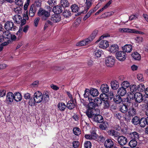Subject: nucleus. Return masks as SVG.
I'll use <instances>...</instances> for the list:
<instances>
[{
	"label": "nucleus",
	"instance_id": "nucleus-1",
	"mask_svg": "<svg viewBox=\"0 0 148 148\" xmlns=\"http://www.w3.org/2000/svg\"><path fill=\"white\" fill-rule=\"evenodd\" d=\"M5 29L7 31H14L17 28L16 26L14 25L12 22L8 21L4 25Z\"/></svg>",
	"mask_w": 148,
	"mask_h": 148
},
{
	"label": "nucleus",
	"instance_id": "nucleus-2",
	"mask_svg": "<svg viewBox=\"0 0 148 148\" xmlns=\"http://www.w3.org/2000/svg\"><path fill=\"white\" fill-rule=\"evenodd\" d=\"M38 14L39 16L42 17L43 20H46L50 16V12L46 10L40 8L38 10Z\"/></svg>",
	"mask_w": 148,
	"mask_h": 148
},
{
	"label": "nucleus",
	"instance_id": "nucleus-3",
	"mask_svg": "<svg viewBox=\"0 0 148 148\" xmlns=\"http://www.w3.org/2000/svg\"><path fill=\"white\" fill-rule=\"evenodd\" d=\"M34 101L37 103H39L42 101V94L39 91H37L34 95Z\"/></svg>",
	"mask_w": 148,
	"mask_h": 148
},
{
	"label": "nucleus",
	"instance_id": "nucleus-4",
	"mask_svg": "<svg viewBox=\"0 0 148 148\" xmlns=\"http://www.w3.org/2000/svg\"><path fill=\"white\" fill-rule=\"evenodd\" d=\"M106 65L108 67L113 66L115 62V58L112 56H109L106 58L105 61Z\"/></svg>",
	"mask_w": 148,
	"mask_h": 148
},
{
	"label": "nucleus",
	"instance_id": "nucleus-5",
	"mask_svg": "<svg viewBox=\"0 0 148 148\" xmlns=\"http://www.w3.org/2000/svg\"><path fill=\"white\" fill-rule=\"evenodd\" d=\"M116 58L119 60L123 61L125 60L126 58V54L123 51L117 52L116 55Z\"/></svg>",
	"mask_w": 148,
	"mask_h": 148
},
{
	"label": "nucleus",
	"instance_id": "nucleus-6",
	"mask_svg": "<svg viewBox=\"0 0 148 148\" xmlns=\"http://www.w3.org/2000/svg\"><path fill=\"white\" fill-rule=\"evenodd\" d=\"M117 140L119 144L121 146L125 145L127 142V138L123 136H119Z\"/></svg>",
	"mask_w": 148,
	"mask_h": 148
},
{
	"label": "nucleus",
	"instance_id": "nucleus-7",
	"mask_svg": "<svg viewBox=\"0 0 148 148\" xmlns=\"http://www.w3.org/2000/svg\"><path fill=\"white\" fill-rule=\"evenodd\" d=\"M14 98V95L11 92H9L6 95V101L7 103L10 104L13 101Z\"/></svg>",
	"mask_w": 148,
	"mask_h": 148
},
{
	"label": "nucleus",
	"instance_id": "nucleus-8",
	"mask_svg": "<svg viewBox=\"0 0 148 148\" xmlns=\"http://www.w3.org/2000/svg\"><path fill=\"white\" fill-rule=\"evenodd\" d=\"M103 96V95L101 94L100 95V98H98L97 100L98 101H99V100L100 101V102L99 103H98V104H101L102 102L101 101V100H102L103 101V107L104 108L106 109L108 108H109L110 105L108 101L107 100L106 101L103 100V98L102 97Z\"/></svg>",
	"mask_w": 148,
	"mask_h": 148
},
{
	"label": "nucleus",
	"instance_id": "nucleus-9",
	"mask_svg": "<svg viewBox=\"0 0 148 148\" xmlns=\"http://www.w3.org/2000/svg\"><path fill=\"white\" fill-rule=\"evenodd\" d=\"M134 99L136 101L140 103L143 100V97L142 94L140 92H137L134 95Z\"/></svg>",
	"mask_w": 148,
	"mask_h": 148
},
{
	"label": "nucleus",
	"instance_id": "nucleus-10",
	"mask_svg": "<svg viewBox=\"0 0 148 148\" xmlns=\"http://www.w3.org/2000/svg\"><path fill=\"white\" fill-rule=\"evenodd\" d=\"M129 137L132 139L137 140L139 139V134L136 132H134L129 134Z\"/></svg>",
	"mask_w": 148,
	"mask_h": 148
},
{
	"label": "nucleus",
	"instance_id": "nucleus-11",
	"mask_svg": "<svg viewBox=\"0 0 148 148\" xmlns=\"http://www.w3.org/2000/svg\"><path fill=\"white\" fill-rule=\"evenodd\" d=\"M90 42V40L87 38L77 43L76 45L79 46H83L88 45Z\"/></svg>",
	"mask_w": 148,
	"mask_h": 148
},
{
	"label": "nucleus",
	"instance_id": "nucleus-12",
	"mask_svg": "<svg viewBox=\"0 0 148 148\" xmlns=\"http://www.w3.org/2000/svg\"><path fill=\"white\" fill-rule=\"evenodd\" d=\"M109 45V42L107 41L102 40L99 42V46L100 48L105 49L108 47Z\"/></svg>",
	"mask_w": 148,
	"mask_h": 148
},
{
	"label": "nucleus",
	"instance_id": "nucleus-13",
	"mask_svg": "<svg viewBox=\"0 0 148 148\" xmlns=\"http://www.w3.org/2000/svg\"><path fill=\"white\" fill-rule=\"evenodd\" d=\"M101 92L104 94L108 93L109 90V87L106 84H102L100 87Z\"/></svg>",
	"mask_w": 148,
	"mask_h": 148
},
{
	"label": "nucleus",
	"instance_id": "nucleus-14",
	"mask_svg": "<svg viewBox=\"0 0 148 148\" xmlns=\"http://www.w3.org/2000/svg\"><path fill=\"white\" fill-rule=\"evenodd\" d=\"M123 52L130 53L132 50V46L130 44L126 45L122 47Z\"/></svg>",
	"mask_w": 148,
	"mask_h": 148
},
{
	"label": "nucleus",
	"instance_id": "nucleus-15",
	"mask_svg": "<svg viewBox=\"0 0 148 148\" xmlns=\"http://www.w3.org/2000/svg\"><path fill=\"white\" fill-rule=\"evenodd\" d=\"M89 103L88 105V109L92 110L95 106V104L94 103V99L90 97H89L88 100Z\"/></svg>",
	"mask_w": 148,
	"mask_h": 148
},
{
	"label": "nucleus",
	"instance_id": "nucleus-16",
	"mask_svg": "<svg viewBox=\"0 0 148 148\" xmlns=\"http://www.w3.org/2000/svg\"><path fill=\"white\" fill-rule=\"evenodd\" d=\"M96 113H96L95 112H93L92 110L90 109H88L86 112V114L89 119H92L94 116L95 114Z\"/></svg>",
	"mask_w": 148,
	"mask_h": 148
},
{
	"label": "nucleus",
	"instance_id": "nucleus-17",
	"mask_svg": "<svg viewBox=\"0 0 148 148\" xmlns=\"http://www.w3.org/2000/svg\"><path fill=\"white\" fill-rule=\"evenodd\" d=\"M53 11L55 14H59L62 12V8L60 5H56L53 8Z\"/></svg>",
	"mask_w": 148,
	"mask_h": 148
},
{
	"label": "nucleus",
	"instance_id": "nucleus-18",
	"mask_svg": "<svg viewBox=\"0 0 148 148\" xmlns=\"http://www.w3.org/2000/svg\"><path fill=\"white\" fill-rule=\"evenodd\" d=\"M76 103L73 100L69 101L66 104L67 108L70 110L73 109L76 106Z\"/></svg>",
	"mask_w": 148,
	"mask_h": 148
},
{
	"label": "nucleus",
	"instance_id": "nucleus-19",
	"mask_svg": "<svg viewBox=\"0 0 148 148\" xmlns=\"http://www.w3.org/2000/svg\"><path fill=\"white\" fill-rule=\"evenodd\" d=\"M41 5V1L40 0H37L31 5V6L37 10L38 8H40Z\"/></svg>",
	"mask_w": 148,
	"mask_h": 148
},
{
	"label": "nucleus",
	"instance_id": "nucleus-20",
	"mask_svg": "<svg viewBox=\"0 0 148 148\" xmlns=\"http://www.w3.org/2000/svg\"><path fill=\"white\" fill-rule=\"evenodd\" d=\"M127 91L126 88L121 87L118 90L117 93L119 95L121 96H123L126 93Z\"/></svg>",
	"mask_w": 148,
	"mask_h": 148
},
{
	"label": "nucleus",
	"instance_id": "nucleus-21",
	"mask_svg": "<svg viewBox=\"0 0 148 148\" xmlns=\"http://www.w3.org/2000/svg\"><path fill=\"white\" fill-rule=\"evenodd\" d=\"M61 16L60 15L56 14L51 18V20L54 23H57L60 21Z\"/></svg>",
	"mask_w": 148,
	"mask_h": 148
},
{
	"label": "nucleus",
	"instance_id": "nucleus-22",
	"mask_svg": "<svg viewBox=\"0 0 148 148\" xmlns=\"http://www.w3.org/2000/svg\"><path fill=\"white\" fill-rule=\"evenodd\" d=\"M110 51L112 53H114L119 50L118 46L116 44L111 45L109 48Z\"/></svg>",
	"mask_w": 148,
	"mask_h": 148
},
{
	"label": "nucleus",
	"instance_id": "nucleus-23",
	"mask_svg": "<svg viewBox=\"0 0 148 148\" xmlns=\"http://www.w3.org/2000/svg\"><path fill=\"white\" fill-rule=\"evenodd\" d=\"M113 142L111 139H107L105 141L104 145L107 148H111L113 147Z\"/></svg>",
	"mask_w": 148,
	"mask_h": 148
},
{
	"label": "nucleus",
	"instance_id": "nucleus-24",
	"mask_svg": "<svg viewBox=\"0 0 148 148\" xmlns=\"http://www.w3.org/2000/svg\"><path fill=\"white\" fill-rule=\"evenodd\" d=\"M119 110L123 113L127 112L128 110V108L127 105L125 104H122L119 106Z\"/></svg>",
	"mask_w": 148,
	"mask_h": 148
},
{
	"label": "nucleus",
	"instance_id": "nucleus-25",
	"mask_svg": "<svg viewBox=\"0 0 148 148\" xmlns=\"http://www.w3.org/2000/svg\"><path fill=\"white\" fill-rule=\"evenodd\" d=\"M93 119L95 122L98 123L102 122L103 120V117L101 115L98 114L94 116Z\"/></svg>",
	"mask_w": 148,
	"mask_h": 148
},
{
	"label": "nucleus",
	"instance_id": "nucleus-26",
	"mask_svg": "<svg viewBox=\"0 0 148 148\" xmlns=\"http://www.w3.org/2000/svg\"><path fill=\"white\" fill-rule=\"evenodd\" d=\"M14 99L16 102L21 101L22 99V96L18 92L15 93L14 94Z\"/></svg>",
	"mask_w": 148,
	"mask_h": 148
},
{
	"label": "nucleus",
	"instance_id": "nucleus-27",
	"mask_svg": "<svg viewBox=\"0 0 148 148\" xmlns=\"http://www.w3.org/2000/svg\"><path fill=\"white\" fill-rule=\"evenodd\" d=\"M13 19L15 22L17 24H19L21 22L22 17L20 15L18 14L15 15L13 17Z\"/></svg>",
	"mask_w": 148,
	"mask_h": 148
},
{
	"label": "nucleus",
	"instance_id": "nucleus-28",
	"mask_svg": "<svg viewBox=\"0 0 148 148\" xmlns=\"http://www.w3.org/2000/svg\"><path fill=\"white\" fill-rule=\"evenodd\" d=\"M102 53V51L101 50L96 49L94 50L93 55L95 57L97 58L100 57Z\"/></svg>",
	"mask_w": 148,
	"mask_h": 148
},
{
	"label": "nucleus",
	"instance_id": "nucleus-29",
	"mask_svg": "<svg viewBox=\"0 0 148 148\" xmlns=\"http://www.w3.org/2000/svg\"><path fill=\"white\" fill-rule=\"evenodd\" d=\"M111 85L112 88L114 90L116 89L119 87V84L116 81H114L111 82Z\"/></svg>",
	"mask_w": 148,
	"mask_h": 148
},
{
	"label": "nucleus",
	"instance_id": "nucleus-30",
	"mask_svg": "<svg viewBox=\"0 0 148 148\" xmlns=\"http://www.w3.org/2000/svg\"><path fill=\"white\" fill-rule=\"evenodd\" d=\"M133 58L136 60H139L141 59L140 55L137 52H134L132 54Z\"/></svg>",
	"mask_w": 148,
	"mask_h": 148
},
{
	"label": "nucleus",
	"instance_id": "nucleus-31",
	"mask_svg": "<svg viewBox=\"0 0 148 148\" xmlns=\"http://www.w3.org/2000/svg\"><path fill=\"white\" fill-rule=\"evenodd\" d=\"M146 122L145 118H143L139 120V123L141 127H143L147 125Z\"/></svg>",
	"mask_w": 148,
	"mask_h": 148
},
{
	"label": "nucleus",
	"instance_id": "nucleus-32",
	"mask_svg": "<svg viewBox=\"0 0 148 148\" xmlns=\"http://www.w3.org/2000/svg\"><path fill=\"white\" fill-rule=\"evenodd\" d=\"M57 106L59 110L61 111H64L66 107V106L65 104L62 102L59 103L57 105Z\"/></svg>",
	"mask_w": 148,
	"mask_h": 148
},
{
	"label": "nucleus",
	"instance_id": "nucleus-33",
	"mask_svg": "<svg viewBox=\"0 0 148 148\" xmlns=\"http://www.w3.org/2000/svg\"><path fill=\"white\" fill-rule=\"evenodd\" d=\"M42 96V100L43 99L46 102H47L49 100V92H43Z\"/></svg>",
	"mask_w": 148,
	"mask_h": 148
},
{
	"label": "nucleus",
	"instance_id": "nucleus-34",
	"mask_svg": "<svg viewBox=\"0 0 148 148\" xmlns=\"http://www.w3.org/2000/svg\"><path fill=\"white\" fill-rule=\"evenodd\" d=\"M90 93L91 96L93 97H96L99 94V92L97 89L95 88H92L90 90Z\"/></svg>",
	"mask_w": 148,
	"mask_h": 148
},
{
	"label": "nucleus",
	"instance_id": "nucleus-35",
	"mask_svg": "<svg viewBox=\"0 0 148 148\" xmlns=\"http://www.w3.org/2000/svg\"><path fill=\"white\" fill-rule=\"evenodd\" d=\"M97 30L94 31L91 34V35L88 38L90 40V42L91 41L95 38L97 33Z\"/></svg>",
	"mask_w": 148,
	"mask_h": 148
},
{
	"label": "nucleus",
	"instance_id": "nucleus-36",
	"mask_svg": "<svg viewBox=\"0 0 148 148\" xmlns=\"http://www.w3.org/2000/svg\"><path fill=\"white\" fill-rule=\"evenodd\" d=\"M132 29H130L127 28H119V31L121 33L128 32L132 33Z\"/></svg>",
	"mask_w": 148,
	"mask_h": 148
},
{
	"label": "nucleus",
	"instance_id": "nucleus-37",
	"mask_svg": "<svg viewBox=\"0 0 148 148\" xmlns=\"http://www.w3.org/2000/svg\"><path fill=\"white\" fill-rule=\"evenodd\" d=\"M97 9H94L92 10H91L87 13V14L85 15V16L83 18V20L84 21L86 20L88 18L91 14L93 12L96 11Z\"/></svg>",
	"mask_w": 148,
	"mask_h": 148
},
{
	"label": "nucleus",
	"instance_id": "nucleus-38",
	"mask_svg": "<svg viewBox=\"0 0 148 148\" xmlns=\"http://www.w3.org/2000/svg\"><path fill=\"white\" fill-rule=\"evenodd\" d=\"M36 10L35 8L31 6L29 12V16L31 17L34 16Z\"/></svg>",
	"mask_w": 148,
	"mask_h": 148
},
{
	"label": "nucleus",
	"instance_id": "nucleus-39",
	"mask_svg": "<svg viewBox=\"0 0 148 148\" xmlns=\"http://www.w3.org/2000/svg\"><path fill=\"white\" fill-rule=\"evenodd\" d=\"M137 145L136 140L132 139L129 143V145L132 148H134Z\"/></svg>",
	"mask_w": 148,
	"mask_h": 148
},
{
	"label": "nucleus",
	"instance_id": "nucleus-40",
	"mask_svg": "<svg viewBox=\"0 0 148 148\" xmlns=\"http://www.w3.org/2000/svg\"><path fill=\"white\" fill-rule=\"evenodd\" d=\"M136 109L132 108V109H130L128 112V115L130 116H132L136 114Z\"/></svg>",
	"mask_w": 148,
	"mask_h": 148
},
{
	"label": "nucleus",
	"instance_id": "nucleus-41",
	"mask_svg": "<svg viewBox=\"0 0 148 148\" xmlns=\"http://www.w3.org/2000/svg\"><path fill=\"white\" fill-rule=\"evenodd\" d=\"M60 3L63 7H68L69 5V3L67 0H61Z\"/></svg>",
	"mask_w": 148,
	"mask_h": 148
},
{
	"label": "nucleus",
	"instance_id": "nucleus-42",
	"mask_svg": "<svg viewBox=\"0 0 148 148\" xmlns=\"http://www.w3.org/2000/svg\"><path fill=\"white\" fill-rule=\"evenodd\" d=\"M130 91L133 93L136 92L137 90V87L135 84L131 85L130 86Z\"/></svg>",
	"mask_w": 148,
	"mask_h": 148
},
{
	"label": "nucleus",
	"instance_id": "nucleus-43",
	"mask_svg": "<svg viewBox=\"0 0 148 148\" xmlns=\"http://www.w3.org/2000/svg\"><path fill=\"white\" fill-rule=\"evenodd\" d=\"M73 132L76 135L78 136L81 133V131L79 128L77 127H75L73 128Z\"/></svg>",
	"mask_w": 148,
	"mask_h": 148
},
{
	"label": "nucleus",
	"instance_id": "nucleus-44",
	"mask_svg": "<svg viewBox=\"0 0 148 148\" xmlns=\"http://www.w3.org/2000/svg\"><path fill=\"white\" fill-rule=\"evenodd\" d=\"M145 88L144 85L143 84H139L137 86V90L140 92H143L145 91Z\"/></svg>",
	"mask_w": 148,
	"mask_h": 148
},
{
	"label": "nucleus",
	"instance_id": "nucleus-45",
	"mask_svg": "<svg viewBox=\"0 0 148 148\" xmlns=\"http://www.w3.org/2000/svg\"><path fill=\"white\" fill-rule=\"evenodd\" d=\"M84 94V96L85 98L88 97V99L89 100V97H91V95L90 93V90L89 89H86L85 90Z\"/></svg>",
	"mask_w": 148,
	"mask_h": 148
},
{
	"label": "nucleus",
	"instance_id": "nucleus-46",
	"mask_svg": "<svg viewBox=\"0 0 148 148\" xmlns=\"http://www.w3.org/2000/svg\"><path fill=\"white\" fill-rule=\"evenodd\" d=\"M94 0H86V7L85 8L86 10L87 11L90 8L92 4V2Z\"/></svg>",
	"mask_w": 148,
	"mask_h": 148
},
{
	"label": "nucleus",
	"instance_id": "nucleus-47",
	"mask_svg": "<svg viewBox=\"0 0 148 148\" xmlns=\"http://www.w3.org/2000/svg\"><path fill=\"white\" fill-rule=\"evenodd\" d=\"M130 85V83L127 81H124L121 83V86L122 87L125 88H127Z\"/></svg>",
	"mask_w": 148,
	"mask_h": 148
},
{
	"label": "nucleus",
	"instance_id": "nucleus-48",
	"mask_svg": "<svg viewBox=\"0 0 148 148\" xmlns=\"http://www.w3.org/2000/svg\"><path fill=\"white\" fill-rule=\"evenodd\" d=\"M71 8L72 11L74 12H77L79 9V8L75 4L72 5L71 6Z\"/></svg>",
	"mask_w": 148,
	"mask_h": 148
},
{
	"label": "nucleus",
	"instance_id": "nucleus-49",
	"mask_svg": "<svg viewBox=\"0 0 148 148\" xmlns=\"http://www.w3.org/2000/svg\"><path fill=\"white\" fill-rule=\"evenodd\" d=\"M108 133L110 135L114 136V137H116L117 136V135L116 134V132L114 130H109L108 131Z\"/></svg>",
	"mask_w": 148,
	"mask_h": 148
},
{
	"label": "nucleus",
	"instance_id": "nucleus-50",
	"mask_svg": "<svg viewBox=\"0 0 148 148\" xmlns=\"http://www.w3.org/2000/svg\"><path fill=\"white\" fill-rule=\"evenodd\" d=\"M91 136L92 137L94 140L96 139L97 136V134L96 133V132L95 129H92L91 131Z\"/></svg>",
	"mask_w": 148,
	"mask_h": 148
},
{
	"label": "nucleus",
	"instance_id": "nucleus-51",
	"mask_svg": "<svg viewBox=\"0 0 148 148\" xmlns=\"http://www.w3.org/2000/svg\"><path fill=\"white\" fill-rule=\"evenodd\" d=\"M81 21V18H78L76 19L74 22L73 26L74 27H76L79 25Z\"/></svg>",
	"mask_w": 148,
	"mask_h": 148
},
{
	"label": "nucleus",
	"instance_id": "nucleus-52",
	"mask_svg": "<svg viewBox=\"0 0 148 148\" xmlns=\"http://www.w3.org/2000/svg\"><path fill=\"white\" fill-rule=\"evenodd\" d=\"M47 3L51 7H53L57 4L56 0H48Z\"/></svg>",
	"mask_w": 148,
	"mask_h": 148
},
{
	"label": "nucleus",
	"instance_id": "nucleus-53",
	"mask_svg": "<svg viewBox=\"0 0 148 148\" xmlns=\"http://www.w3.org/2000/svg\"><path fill=\"white\" fill-rule=\"evenodd\" d=\"M114 102L116 103H119L122 101L121 97L120 95L116 96L114 99Z\"/></svg>",
	"mask_w": 148,
	"mask_h": 148
},
{
	"label": "nucleus",
	"instance_id": "nucleus-54",
	"mask_svg": "<svg viewBox=\"0 0 148 148\" xmlns=\"http://www.w3.org/2000/svg\"><path fill=\"white\" fill-rule=\"evenodd\" d=\"M139 118L137 116H134L132 120V122L135 125H137L139 123Z\"/></svg>",
	"mask_w": 148,
	"mask_h": 148
},
{
	"label": "nucleus",
	"instance_id": "nucleus-55",
	"mask_svg": "<svg viewBox=\"0 0 148 148\" xmlns=\"http://www.w3.org/2000/svg\"><path fill=\"white\" fill-rule=\"evenodd\" d=\"M107 127V123L106 122L100 124L99 127L102 130H105Z\"/></svg>",
	"mask_w": 148,
	"mask_h": 148
},
{
	"label": "nucleus",
	"instance_id": "nucleus-56",
	"mask_svg": "<svg viewBox=\"0 0 148 148\" xmlns=\"http://www.w3.org/2000/svg\"><path fill=\"white\" fill-rule=\"evenodd\" d=\"M15 3L16 5L19 6L23 5L24 3L23 0H15Z\"/></svg>",
	"mask_w": 148,
	"mask_h": 148
},
{
	"label": "nucleus",
	"instance_id": "nucleus-57",
	"mask_svg": "<svg viewBox=\"0 0 148 148\" xmlns=\"http://www.w3.org/2000/svg\"><path fill=\"white\" fill-rule=\"evenodd\" d=\"M135 40L136 42L140 43L143 41V38L141 37L138 36L135 38Z\"/></svg>",
	"mask_w": 148,
	"mask_h": 148
},
{
	"label": "nucleus",
	"instance_id": "nucleus-58",
	"mask_svg": "<svg viewBox=\"0 0 148 148\" xmlns=\"http://www.w3.org/2000/svg\"><path fill=\"white\" fill-rule=\"evenodd\" d=\"M85 148H90L91 147V143L89 141L85 142L84 145Z\"/></svg>",
	"mask_w": 148,
	"mask_h": 148
},
{
	"label": "nucleus",
	"instance_id": "nucleus-59",
	"mask_svg": "<svg viewBox=\"0 0 148 148\" xmlns=\"http://www.w3.org/2000/svg\"><path fill=\"white\" fill-rule=\"evenodd\" d=\"M98 142H102L104 140V137L102 136H98L97 135V137L95 139Z\"/></svg>",
	"mask_w": 148,
	"mask_h": 148
},
{
	"label": "nucleus",
	"instance_id": "nucleus-60",
	"mask_svg": "<svg viewBox=\"0 0 148 148\" xmlns=\"http://www.w3.org/2000/svg\"><path fill=\"white\" fill-rule=\"evenodd\" d=\"M71 14V12L68 10H66L63 13L64 16L66 18L70 16Z\"/></svg>",
	"mask_w": 148,
	"mask_h": 148
},
{
	"label": "nucleus",
	"instance_id": "nucleus-61",
	"mask_svg": "<svg viewBox=\"0 0 148 148\" xmlns=\"http://www.w3.org/2000/svg\"><path fill=\"white\" fill-rule=\"evenodd\" d=\"M114 116L117 119L120 120L121 118L122 115L120 112H116L114 114Z\"/></svg>",
	"mask_w": 148,
	"mask_h": 148
},
{
	"label": "nucleus",
	"instance_id": "nucleus-62",
	"mask_svg": "<svg viewBox=\"0 0 148 148\" xmlns=\"http://www.w3.org/2000/svg\"><path fill=\"white\" fill-rule=\"evenodd\" d=\"M137 78L138 80L140 81L143 82L144 81L143 75L142 74H137Z\"/></svg>",
	"mask_w": 148,
	"mask_h": 148
},
{
	"label": "nucleus",
	"instance_id": "nucleus-63",
	"mask_svg": "<svg viewBox=\"0 0 148 148\" xmlns=\"http://www.w3.org/2000/svg\"><path fill=\"white\" fill-rule=\"evenodd\" d=\"M3 34L4 36L8 39H9V34H10V32H9L8 31H5L3 32Z\"/></svg>",
	"mask_w": 148,
	"mask_h": 148
},
{
	"label": "nucleus",
	"instance_id": "nucleus-64",
	"mask_svg": "<svg viewBox=\"0 0 148 148\" xmlns=\"http://www.w3.org/2000/svg\"><path fill=\"white\" fill-rule=\"evenodd\" d=\"M14 12L17 14L21 13V9L20 7H17L15 8L14 10Z\"/></svg>",
	"mask_w": 148,
	"mask_h": 148
}]
</instances>
